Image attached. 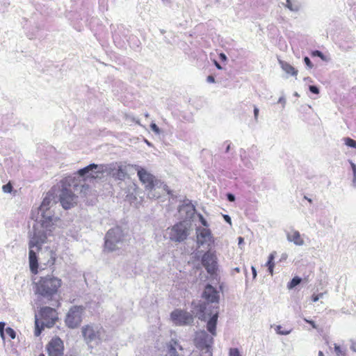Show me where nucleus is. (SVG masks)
<instances>
[{
  "mask_svg": "<svg viewBox=\"0 0 356 356\" xmlns=\"http://www.w3.org/2000/svg\"><path fill=\"white\" fill-rule=\"evenodd\" d=\"M62 284L61 279L53 275L42 276L34 282L35 293L42 297L51 298L58 293Z\"/></svg>",
  "mask_w": 356,
  "mask_h": 356,
  "instance_id": "nucleus-1",
  "label": "nucleus"
},
{
  "mask_svg": "<svg viewBox=\"0 0 356 356\" xmlns=\"http://www.w3.org/2000/svg\"><path fill=\"white\" fill-rule=\"evenodd\" d=\"M40 316L42 320V326L40 327L39 320L35 319V335L38 337L44 326L47 327H53L58 319V312L55 309L49 307H43L40 310Z\"/></svg>",
  "mask_w": 356,
  "mask_h": 356,
  "instance_id": "nucleus-2",
  "label": "nucleus"
},
{
  "mask_svg": "<svg viewBox=\"0 0 356 356\" xmlns=\"http://www.w3.org/2000/svg\"><path fill=\"white\" fill-rule=\"evenodd\" d=\"M74 179L72 178H65L61 181L62 188L59 195V200L61 205L65 209L72 207L76 203V196L71 188L72 183H74Z\"/></svg>",
  "mask_w": 356,
  "mask_h": 356,
  "instance_id": "nucleus-3",
  "label": "nucleus"
},
{
  "mask_svg": "<svg viewBox=\"0 0 356 356\" xmlns=\"http://www.w3.org/2000/svg\"><path fill=\"white\" fill-rule=\"evenodd\" d=\"M137 175L140 182L145 186V190L149 192V195H150L151 192L156 188H163L165 189L166 187L163 183L157 179L152 174L149 172L145 168H138Z\"/></svg>",
  "mask_w": 356,
  "mask_h": 356,
  "instance_id": "nucleus-4",
  "label": "nucleus"
},
{
  "mask_svg": "<svg viewBox=\"0 0 356 356\" xmlns=\"http://www.w3.org/2000/svg\"><path fill=\"white\" fill-rule=\"evenodd\" d=\"M124 234L122 229L117 226L110 229L106 234L104 251L113 252L118 249V244L122 241Z\"/></svg>",
  "mask_w": 356,
  "mask_h": 356,
  "instance_id": "nucleus-5",
  "label": "nucleus"
},
{
  "mask_svg": "<svg viewBox=\"0 0 356 356\" xmlns=\"http://www.w3.org/2000/svg\"><path fill=\"white\" fill-rule=\"evenodd\" d=\"M85 308L83 306H73L68 311L65 317L66 325L72 329L77 327L82 321Z\"/></svg>",
  "mask_w": 356,
  "mask_h": 356,
  "instance_id": "nucleus-6",
  "label": "nucleus"
},
{
  "mask_svg": "<svg viewBox=\"0 0 356 356\" xmlns=\"http://www.w3.org/2000/svg\"><path fill=\"white\" fill-rule=\"evenodd\" d=\"M170 318L175 325L182 326L192 324L193 316L186 310L176 309L170 314Z\"/></svg>",
  "mask_w": 356,
  "mask_h": 356,
  "instance_id": "nucleus-7",
  "label": "nucleus"
},
{
  "mask_svg": "<svg viewBox=\"0 0 356 356\" xmlns=\"http://www.w3.org/2000/svg\"><path fill=\"white\" fill-rule=\"evenodd\" d=\"M104 172L103 166L92 163L81 168L77 171L80 177H83L84 180L96 179L100 177V174Z\"/></svg>",
  "mask_w": 356,
  "mask_h": 356,
  "instance_id": "nucleus-8",
  "label": "nucleus"
},
{
  "mask_svg": "<svg viewBox=\"0 0 356 356\" xmlns=\"http://www.w3.org/2000/svg\"><path fill=\"white\" fill-rule=\"evenodd\" d=\"M195 345L201 350H206L209 356H211V346L213 343V337H210L205 331L197 333L195 339Z\"/></svg>",
  "mask_w": 356,
  "mask_h": 356,
  "instance_id": "nucleus-9",
  "label": "nucleus"
},
{
  "mask_svg": "<svg viewBox=\"0 0 356 356\" xmlns=\"http://www.w3.org/2000/svg\"><path fill=\"white\" fill-rule=\"evenodd\" d=\"M202 264L211 275L216 274L218 270L217 257L214 252H206L202 257Z\"/></svg>",
  "mask_w": 356,
  "mask_h": 356,
  "instance_id": "nucleus-10",
  "label": "nucleus"
},
{
  "mask_svg": "<svg viewBox=\"0 0 356 356\" xmlns=\"http://www.w3.org/2000/svg\"><path fill=\"white\" fill-rule=\"evenodd\" d=\"M188 229L183 222L175 224L170 232V238L176 242L184 241L188 236Z\"/></svg>",
  "mask_w": 356,
  "mask_h": 356,
  "instance_id": "nucleus-11",
  "label": "nucleus"
},
{
  "mask_svg": "<svg viewBox=\"0 0 356 356\" xmlns=\"http://www.w3.org/2000/svg\"><path fill=\"white\" fill-rule=\"evenodd\" d=\"M47 350L49 356H63L64 351L63 341L55 337L47 345Z\"/></svg>",
  "mask_w": 356,
  "mask_h": 356,
  "instance_id": "nucleus-12",
  "label": "nucleus"
},
{
  "mask_svg": "<svg viewBox=\"0 0 356 356\" xmlns=\"http://www.w3.org/2000/svg\"><path fill=\"white\" fill-rule=\"evenodd\" d=\"M47 236L44 232H37L34 227L33 235L29 241V248H36L38 251L42 249V245L47 241Z\"/></svg>",
  "mask_w": 356,
  "mask_h": 356,
  "instance_id": "nucleus-13",
  "label": "nucleus"
},
{
  "mask_svg": "<svg viewBox=\"0 0 356 356\" xmlns=\"http://www.w3.org/2000/svg\"><path fill=\"white\" fill-rule=\"evenodd\" d=\"M82 335L84 340L87 343H90L92 341H100V332L99 330H95L93 327L87 325L81 329Z\"/></svg>",
  "mask_w": 356,
  "mask_h": 356,
  "instance_id": "nucleus-14",
  "label": "nucleus"
},
{
  "mask_svg": "<svg viewBox=\"0 0 356 356\" xmlns=\"http://www.w3.org/2000/svg\"><path fill=\"white\" fill-rule=\"evenodd\" d=\"M202 298L207 303H218L219 302V293L218 291L211 284H207L202 293Z\"/></svg>",
  "mask_w": 356,
  "mask_h": 356,
  "instance_id": "nucleus-15",
  "label": "nucleus"
},
{
  "mask_svg": "<svg viewBox=\"0 0 356 356\" xmlns=\"http://www.w3.org/2000/svg\"><path fill=\"white\" fill-rule=\"evenodd\" d=\"M197 238L198 243L200 245L213 242L211 232L207 228H197Z\"/></svg>",
  "mask_w": 356,
  "mask_h": 356,
  "instance_id": "nucleus-16",
  "label": "nucleus"
},
{
  "mask_svg": "<svg viewBox=\"0 0 356 356\" xmlns=\"http://www.w3.org/2000/svg\"><path fill=\"white\" fill-rule=\"evenodd\" d=\"M33 248H29V267L31 273L36 275L38 273V261L36 253L33 250Z\"/></svg>",
  "mask_w": 356,
  "mask_h": 356,
  "instance_id": "nucleus-17",
  "label": "nucleus"
},
{
  "mask_svg": "<svg viewBox=\"0 0 356 356\" xmlns=\"http://www.w3.org/2000/svg\"><path fill=\"white\" fill-rule=\"evenodd\" d=\"M218 318V312H216V313L213 314V316L211 317V318L207 322V330L213 336H215L216 334V329Z\"/></svg>",
  "mask_w": 356,
  "mask_h": 356,
  "instance_id": "nucleus-18",
  "label": "nucleus"
},
{
  "mask_svg": "<svg viewBox=\"0 0 356 356\" xmlns=\"http://www.w3.org/2000/svg\"><path fill=\"white\" fill-rule=\"evenodd\" d=\"M287 238L289 241L293 242L296 245H301L304 241L298 231L293 230L287 234Z\"/></svg>",
  "mask_w": 356,
  "mask_h": 356,
  "instance_id": "nucleus-19",
  "label": "nucleus"
},
{
  "mask_svg": "<svg viewBox=\"0 0 356 356\" xmlns=\"http://www.w3.org/2000/svg\"><path fill=\"white\" fill-rule=\"evenodd\" d=\"M282 69L288 74L296 76L298 74V70L293 67L291 64L287 62L280 60L279 61Z\"/></svg>",
  "mask_w": 356,
  "mask_h": 356,
  "instance_id": "nucleus-20",
  "label": "nucleus"
},
{
  "mask_svg": "<svg viewBox=\"0 0 356 356\" xmlns=\"http://www.w3.org/2000/svg\"><path fill=\"white\" fill-rule=\"evenodd\" d=\"M275 256L276 252H273L272 253H270L268 256V261L266 264V266L268 268V273H270V275H273V269L275 267L274 259L275 258Z\"/></svg>",
  "mask_w": 356,
  "mask_h": 356,
  "instance_id": "nucleus-21",
  "label": "nucleus"
},
{
  "mask_svg": "<svg viewBox=\"0 0 356 356\" xmlns=\"http://www.w3.org/2000/svg\"><path fill=\"white\" fill-rule=\"evenodd\" d=\"M177 346H178L177 342L171 341L168 345V351L165 356H179L176 349Z\"/></svg>",
  "mask_w": 356,
  "mask_h": 356,
  "instance_id": "nucleus-22",
  "label": "nucleus"
},
{
  "mask_svg": "<svg viewBox=\"0 0 356 356\" xmlns=\"http://www.w3.org/2000/svg\"><path fill=\"white\" fill-rule=\"evenodd\" d=\"M197 307H199V312H198L199 318L201 320H204L206 318V315H205V310H206V307H207L206 302L200 304Z\"/></svg>",
  "mask_w": 356,
  "mask_h": 356,
  "instance_id": "nucleus-23",
  "label": "nucleus"
},
{
  "mask_svg": "<svg viewBox=\"0 0 356 356\" xmlns=\"http://www.w3.org/2000/svg\"><path fill=\"white\" fill-rule=\"evenodd\" d=\"M302 280L299 277H294L290 282L287 284V288L289 289H292L295 286H296L298 284H299L301 282Z\"/></svg>",
  "mask_w": 356,
  "mask_h": 356,
  "instance_id": "nucleus-24",
  "label": "nucleus"
},
{
  "mask_svg": "<svg viewBox=\"0 0 356 356\" xmlns=\"http://www.w3.org/2000/svg\"><path fill=\"white\" fill-rule=\"evenodd\" d=\"M292 329H286L283 328L282 325H277L275 327V331L277 334H282V335H287L289 333H291Z\"/></svg>",
  "mask_w": 356,
  "mask_h": 356,
  "instance_id": "nucleus-25",
  "label": "nucleus"
},
{
  "mask_svg": "<svg viewBox=\"0 0 356 356\" xmlns=\"http://www.w3.org/2000/svg\"><path fill=\"white\" fill-rule=\"evenodd\" d=\"M126 172L122 169V167H119L115 173V176L120 179H124L126 177Z\"/></svg>",
  "mask_w": 356,
  "mask_h": 356,
  "instance_id": "nucleus-26",
  "label": "nucleus"
},
{
  "mask_svg": "<svg viewBox=\"0 0 356 356\" xmlns=\"http://www.w3.org/2000/svg\"><path fill=\"white\" fill-rule=\"evenodd\" d=\"M344 140H345V144L347 146L356 149V140H355L350 138H346L344 139Z\"/></svg>",
  "mask_w": 356,
  "mask_h": 356,
  "instance_id": "nucleus-27",
  "label": "nucleus"
},
{
  "mask_svg": "<svg viewBox=\"0 0 356 356\" xmlns=\"http://www.w3.org/2000/svg\"><path fill=\"white\" fill-rule=\"evenodd\" d=\"M5 332H6V334L11 339H14L16 337V333L15 332V330L8 327L7 328L5 329Z\"/></svg>",
  "mask_w": 356,
  "mask_h": 356,
  "instance_id": "nucleus-28",
  "label": "nucleus"
},
{
  "mask_svg": "<svg viewBox=\"0 0 356 356\" xmlns=\"http://www.w3.org/2000/svg\"><path fill=\"white\" fill-rule=\"evenodd\" d=\"M13 185L10 181L2 186L3 191L6 193H11L13 191Z\"/></svg>",
  "mask_w": 356,
  "mask_h": 356,
  "instance_id": "nucleus-29",
  "label": "nucleus"
},
{
  "mask_svg": "<svg viewBox=\"0 0 356 356\" xmlns=\"http://www.w3.org/2000/svg\"><path fill=\"white\" fill-rule=\"evenodd\" d=\"M229 356H242L238 348H230L229 351Z\"/></svg>",
  "mask_w": 356,
  "mask_h": 356,
  "instance_id": "nucleus-30",
  "label": "nucleus"
},
{
  "mask_svg": "<svg viewBox=\"0 0 356 356\" xmlns=\"http://www.w3.org/2000/svg\"><path fill=\"white\" fill-rule=\"evenodd\" d=\"M312 56H318V57H321V58H323V53L321 51H318V50H316V51H312Z\"/></svg>",
  "mask_w": 356,
  "mask_h": 356,
  "instance_id": "nucleus-31",
  "label": "nucleus"
},
{
  "mask_svg": "<svg viewBox=\"0 0 356 356\" xmlns=\"http://www.w3.org/2000/svg\"><path fill=\"white\" fill-rule=\"evenodd\" d=\"M304 61H305V64L307 65V66L309 68H312L313 67V64H312V63L311 62L310 59L308 57H307V56L305 57Z\"/></svg>",
  "mask_w": 356,
  "mask_h": 356,
  "instance_id": "nucleus-32",
  "label": "nucleus"
},
{
  "mask_svg": "<svg viewBox=\"0 0 356 356\" xmlns=\"http://www.w3.org/2000/svg\"><path fill=\"white\" fill-rule=\"evenodd\" d=\"M199 219H200V221L201 222L202 225L204 227H207L208 226V224H207V220L204 219V218L202 216V215L201 214H199Z\"/></svg>",
  "mask_w": 356,
  "mask_h": 356,
  "instance_id": "nucleus-33",
  "label": "nucleus"
},
{
  "mask_svg": "<svg viewBox=\"0 0 356 356\" xmlns=\"http://www.w3.org/2000/svg\"><path fill=\"white\" fill-rule=\"evenodd\" d=\"M309 90L312 92V93H314V94H318L319 93V90L318 88L315 86H309Z\"/></svg>",
  "mask_w": 356,
  "mask_h": 356,
  "instance_id": "nucleus-34",
  "label": "nucleus"
},
{
  "mask_svg": "<svg viewBox=\"0 0 356 356\" xmlns=\"http://www.w3.org/2000/svg\"><path fill=\"white\" fill-rule=\"evenodd\" d=\"M304 321L309 323V325H311V326L314 328V329H317V325L315 323V322L314 321H311V320H308L307 318H305Z\"/></svg>",
  "mask_w": 356,
  "mask_h": 356,
  "instance_id": "nucleus-35",
  "label": "nucleus"
},
{
  "mask_svg": "<svg viewBox=\"0 0 356 356\" xmlns=\"http://www.w3.org/2000/svg\"><path fill=\"white\" fill-rule=\"evenodd\" d=\"M322 296H323V293H320V294H318V295H313L312 297V301L313 302H316Z\"/></svg>",
  "mask_w": 356,
  "mask_h": 356,
  "instance_id": "nucleus-36",
  "label": "nucleus"
},
{
  "mask_svg": "<svg viewBox=\"0 0 356 356\" xmlns=\"http://www.w3.org/2000/svg\"><path fill=\"white\" fill-rule=\"evenodd\" d=\"M4 328H5V323L3 322H0V334H1V337H3Z\"/></svg>",
  "mask_w": 356,
  "mask_h": 356,
  "instance_id": "nucleus-37",
  "label": "nucleus"
},
{
  "mask_svg": "<svg viewBox=\"0 0 356 356\" xmlns=\"http://www.w3.org/2000/svg\"><path fill=\"white\" fill-rule=\"evenodd\" d=\"M219 58H220L221 61L225 62V61L227 60V56H226V55L224 53H220L219 54Z\"/></svg>",
  "mask_w": 356,
  "mask_h": 356,
  "instance_id": "nucleus-38",
  "label": "nucleus"
},
{
  "mask_svg": "<svg viewBox=\"0 0 356 356\" xmlns=\"http://www.w3.org/2000/svg\"><path fill=\"white\" fill-rule=\"evenodd\" d=\"M207 81L209 83H215V78H214V76H213L211 75H209V76H207Z\"/></svg>",
  "mask_w": 356,
  "mask_h": 356,
  "instance_id": "nucleus-39",
  "label": "nucleus"
},
{
  "mask_svg": "<svg viewBox=\"0 0 356 356\" xmlns=\"http://www.w3.org/2000/svg\"><path fill=\"white\" fill-rule=\"evenodd\" d=\"M286 7L289 8L291 10H293L292 4L291 0H286Z\"/></svg>",
  "mask_w": 356,
  "mask_h": 356,
  "instance_id": "nucleus-40",
  "label": "nucleus"
},
{
  "mask_svg": "<svg viewBox=\"0 0 356 356\" xmlns=\"http://www.w3.org/2000/svg\"><path fill=\"white\" fill-rule=\"evenodd\" d=\"M227 199L230 201V202H234L235 200V197H234V195H232V194H230L229 193L227 195Z\"/></svg>",
  "mask_w": 356,
  "mask_h": 356,
  "instance_id": "nucleus-41",
  "label": "nucleus"
},
{
  "mask_svg": "<svg viewBox=\"0 0 356 356\" xmlns=\"http://www.w3.org/2000/svg\"><path fill=\"white\" fill-rule=\"evenodd\" d=\"M51 258L52 259L51 264H54L56 261V254L54 252H51Z\"/></svg>",
  "mask_w": 356,
  "mask_h": 356,
  "instance_id": "nucleus-42",
  "label": "nucleus"
},
{
  "mask_svg": "<svg viewBox=\"0 0 356 356\" xmlns=\"http://www.w3.org/2000/svg\"><path fill=\"white\" fill-rule=\"evenodd\" d=\"M254 118L257 120V118H258V115H259V109H258V108L254 107Z\"/></svg>",
  "mask_w": 356,
  "mask_h": 356,
  "instance_id": "nucleus-43",
  "label": "nucleus"
},
{
  "mask_svg": "<svg viewBox=\"0 0 356 356\" xmlns=\"http://www.w3.org/2000/svg\"><path fill=\"white\" fill-rule=\"evenodd\" d=\"M252 271L253 277L255 278L257 276V271L254 266H252Z\"/></svg>",
  "mask_w": 356,
  "mask_h": 356,
  "instance_id": "nucleus-44",
  "label": "nucleus"
},
{
  "mask_svg": "<svg viewBox=\"0 0 356 356\" xmlns=\"http://www.w3.org/2000/svg\"><path fill=\"white\" fill-rule=\"evenodd\" d=\"M214 64L216 65V67L218 69V70H221L222 69V67L221 65L217 62V61H214Z\"/></svg>",
  "mask_w": 356,
  "mask_h": 356,
  "instance_id": "nucleus-45",
  "label": "nucleus"
},
{
  "mask_svg": "<svg viewBox=\"0 0 356 356\" xmlns=\"http://www.w3.org/2000/svg\"><path fill=\"white\" fill-rule=\"evenodd\" d=\"M224 217H225V219L227 222H230V221H231V218H230V217H229V216L225 215Z\"/></svg>",
  "mask_w": 356,
  "mask_h": 356,
  "instance_id": "nucleus-46",
  "label": "nucleus"
},
{
  "mask_svg": "<svg viewBox=\"0 0 356 356\" xmlns=\"http://www.w3.org/2000/svg\"><path fill=\"white\" fill-rule=\"evenodd\" d=\"M318 356H324V354L322 351L318 352Z\"/></svg>",
  "mask_w": 356,
  "mask_h": 356,
  "instance_id": "nucleus-47",
  "label": "nucleus"
},
{
  "mask_svg": "<svg viewBox=\"0 0 356 356\" xmlns=\"http://www.w3.org/2000/svg\"><path fill=\"white\" fill-rule=\"evenodd\" d=\"M47 200L44 199L43 201H42V206L44 205L45 204H47Z\"/></svg>",
  "mask_w": 356,
  "mask_h": 356,
  "instance_id": "nucleus-48",
  "label": "nucleus"
},
{
  "mask_svg": "<svg viewBox=\"0 0 356 356\" xmlns=\"http://www.w3.org/2000/svg\"><path fill=\"white\" fill-rule=\"evenodd\" d=\"M152 128L154 129H158L157 127L156 124H153L152 126Z\"/></svg>",
  "mask_w": 356,
  "mask_h": 356,
  "instance_id": "nucleus-49",
  "label": "nucleus"
},
{
  "mask_svg": "<svg viewBox=\"0 0 356 356\" xmlns=\"http://www.w3.org/2000/svg\"><path fill=\"white\" fill-rule=\"evenodd\" d=\"M159 196H160L159 195H152V197H155V198H159Z\"/></svg>",
  "mask_w": 356,
  "mask_h": 356,
  "instance_id": "nucleus-50",
  "label": "nucleus"
},
{
  "mask_svg": "<svg viewBox=\"0 0 356 356\" xmlns=\"http://www.w3.org/2000/svg\"><path fill=\"white\" fill-rule=\"evenodd\" d=\"M234 270L236 272L238 273L240 271V269H239V268H234Z\"/></svg>",
  "mask_w": 356,
  "mask_h": 356,
  "instance_id": "nucleus-51",
  "label": "nucleus"
},
{
  "mask_svg": "<svg viewBox=\"0 0 356 356\" xmlns=\"http://www.w3.org/2000/svg\"><path fill=\"white\" fill-rule=\"evenodd\" d=\"M305 199H307L308 200L309 202L312 203V200L311 199H309L307 198V197H305Z\"/></svg>",
  "mask_w": 356,
  "mask_h": 356,
  "instance_id": "nucleus-52",
  "label": "nucleus"
},
{
  "mask_svg": "<svg viewBox=\"0 0 356 356\" xmlns=\"http://www.w3.org/2000/svg\"><path fill=\"white\" fill-rule=\"evenodd\" d=\"M335 350H339V346H335Z\"/></svg>",
  "mask_w": 356,
  "mask_h": 356,
  "instance_id": "nucleus-53",
  "label": "nucleus"
},
{
  "mask_svg": "<svg viewBox=\"0 0 356 356\" xmlns=\"http://www.w3.org/2000/svg\"><path fill=\"white\" fill-rule=\"evenodd\" d=\"M353 170H354V171L355 172V170H356V167H355V165L354 164H353Z\"/></svg>",
  "mask_w": 356,
  "mask_h": 356,
  "instance_id": "nucleus-54",
  "label": "nucleus"
},
{
  "mask_svg": "<svg viewBox=\"0 0 356 356\" xmlns=\"http://www.w3.org/2000/svg\"><path fill=\"white\" fill-rule=\"evenodd\" d=\"M243 238L241 237L239 238V243L242 242Z\"/></svg>",
  "mask_w": 356,
  "mask_h": 356,
  "instance_id": "nucleus-55",
  "label": "nucleus"
},
{
  "mask_svg": "<svg viewBox=\"0 0 356 356\" xmlns=\"http://www.w3.org/2000/svg\"><path fill=\"white\" fill-rule=\"evenodd\" d=\"M39 356H45V355L43 353H42Z\"/></svg>",
  "mask_w": 356,
  "mask_h": 356,
  "instance_id": "nucleus-56",
  "label": "nucleus"
}]
</instances>
